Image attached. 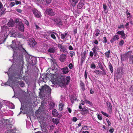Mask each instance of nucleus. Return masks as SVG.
I'll list each match as a JSON object with an SVG mask.
<instances>
[{
    "mask_svg": "<svg viewBox=\"0 0 133 133\" xmlns=\"http://www.w3.org/2000/svg\"><path fill=\"white\" fill-rule=\"evenodd\" d=\"M17 62H18L19 63L21 67H20V71L18 72L16 74H15L12 75V74L10 73V71L11 70V68H10L9 69L7 73L9 76V79L7 82L5 83H3L1 84L2 86L4 85H11V83H10V81L12 79L13 80L14 77L15 78H19L20 75L21 74V70L23 68V56L22 55H20L19 57H18L17 60Z\"/></svg>",
    "mask_w": 133,
    "mask_h": 133,
    "instance_id": "nucleus-1",
    "label": "nucleus"
},
{
    "mask_svg": "<svg viewBox=\"0 0 133 133\" xmlns=\"http://www.w3.org/2000/svg\"><path fill=\"white\" fill-rule=\"evenodd\" d=\"M70 80V76H67L65 78L63 79L62 78L57 77V76L54 74L53 75L52 78V81L54 84H58L62 87L67 84L69 82Z\"/></svg>",
    "mask_w": 133,
    "mask_h": 133,
    "instance_id": "nucleus-2",
    "label": "nucleus"
},
{
    "mask_svg": "<svg viewBox=\"0 0 133 133\" xmlns=\"http://www.w3.org/2000/svg\"><path fill=\"white\" fill-rule=\"evenodd\" d=\"M12 44L10 46V47L12 48L14 50V54L13 55V61H14L15 60V58L16 57V51H17L19 49V47H21V48L22 51L23 52H25L26 50L21 46H19V43L18 42H16L15 40H13L12 41Z\"/></svg>",
    "mask_w": 133,
    "mask_h": 133,
    "instance_id": "nucleus-3",
    "label": "nucleus"
},
{
    "mask_svg": "<svg viewBox=\"0 0 133 133\" xmlns=\"http://www.w3.org/2000/svg\"><path fill=\"white\" fill-rule=\"evenodd\" d=\"M57 9L52 7V8H49L46 9L45 11V13L48 15L53 16L57 12Z\"/></svg>",
    "mask_w": 133,
    "mask_h": 133,
    "instance_id": "nucleus-4",
    "label": "nucleus"
},
{
    "mask_svg": "<svg viewBox=\"0 0 133 133\" xmlns=\"http://www.w3.org/2000/svg\"><path fill=\"white\" fill-rule=\"evenodd\" d=\"M14 95L12 98L16 97L22 98L25 97L26 95V92H14Z\"/></svg>",
    "mask_w": 133,
    "mask_h": 133,
    "instance_id": "nucleus-5",
    "label": "nucleus"
},
{
    "mask_svg": "<svg viewBox=\"0 0 133 133\" xmlns=\"http://www.w3.org/2000/svg\"><path fill=\"white\" fill-rule=\"evenodd\" d=\"M26 61L32 64V65L34 64L35 61L36 60V58L34 57H32L31 56L29 55H27L26 56Z\"/></svg>",
    "mask_w": 133,
    "mask_h": 133,
    "instance_id": "nucleus-6",
    "label": "nucleus"
},
{
    "mask_svg": "<svg viewBox=\"0 0 133 133\" xmlns=\"http://www.w3.org/2000/svg\"><path fill=\"white\" fill-rule=\"evenodd\" d=\"M36 3H38L39 4H42L43 5H45V2L47 4H49L51 3V0H35Z\"/></svg>",
    "mask_w": 133,
    "mask_h": 133,
    "instance_id": "nucleus-7",
    "label": "nucleus"
},
{
    "mask_svg": "<svg viewBox=\"0 0 133 133\" xmlns=\"http://www.w3.org/2000/svg\"><path fill=\"white\" fill-rule=\"evenodd\" d=\"M40 91H51V90L50 87L48 86L45 85L41 87V89H39Z\"/></svg>",
    "mask_w": 133,
    "mask_h": 133,
    "instance_id": "nucleus-8",
    "label": "nucleus"
},
{
    "mask_svg": "<svg viewBox=\"0 0 133 133\" xmlns=\"http://www.w3.org/2000/svg\"><path fill=\"white\" fill-rule=\"evenodd\" d=\"M32 11L36 17L37 18H40L41 16V13L36 9H32Z\"/></svg>",
    "mask_w": 133,
    "mask_h": 133,
    "instance_id": "nucleus-9",
    "label": "nucleus"
},
{
    "mask_svg": "<svg viewBox=\"0 0 133 133\" xmlns=\"http://www.w3.org/2000/svg\"><path fill=\"white\" fill-rule=\"evenodd\" d=\"M29 43L30 46L31 48L35 47L37 44V42L35 41L33 38H32L31 40H30Z\"/></svg>",
    "mask_w": 133,
    "mask_h": 133,
    "instance_id": "nucleus-10",
    "label": "nucleus"
},
{
    "mask_svg": "<svg viewBox=\"0 0 133 133\" xmlns=\"http://www.w3.org/2000/svg\"><path fill=\"white\" fill-rule=\"evenodd\" d=\"M85 3V0H80L77 6L78 9H81L82 8Z\"/></svg>",
    "mask_w": 133,
    "mask_h": 133,
    "instance_id": "nucleus-11",
    "label": "nucleus"
},
{
    "mask_svg": "<svg viewBox=\"0 0 133 133\" xmlns=\"http://www.w3.org/2000/svg\"><path fill=\"white\" fill-rule=\"evenodd\" d=\"M58 46L60 49V51L64 52L66 51V49L65 46L62 45L60 44H59L58 45Z\"/></svg>",
    "mask_w": 133,
    "mask_h": 133,
    "instance_id": "nucleus-12",
    "label": "nucleus"
},
{
    "mask_svg": "<svg viewBox=\"0 0 133 133\" xmlns=\"http://www.w3.org/2000/svg\"><path fill=\"white\" fill-rule=\"evenodd\" d=\"M66 55L64 54L61 55L59 57V60L61 62H64L66 60Z\"/></svg>",
    "mask_w": 133,
    "mask_h": 133,
    "instance_id": "nucleus-13",
    "label": "nucleus"
},
{
    "mask_svg": "<svg viewBox=\"0 0 133 133\" xmlns=\"http://www.w3.org/2000/svg\"><path fill=\"white\" fill-rule=\"evenodd\" d=\"M71 102L72 104L74 103V101H76L77 100L76 96L75 94H73L71 95L70 97Z\"/></svg>",
    "mask_w": 133,
    "mask_h": 133,
    "instance_id": "nucleus-14",
    "label": "nucleus"
},
{
    "mask_svg": "<svg viewBox=\"0 0 133 133\" xmlns=\"http://www.w3.org/2000/svg\"><path fill=\"white\" fill-rule=\"evenodd\" d=\"M18 28L19 30L21 31H23L24 30V25L22 22H20L18 25Z\"/></svg>",
    "mask_w": 133,
    "mask_h": 133,
    "instance_id": "nucleus-15",
    "label": "nucleus"
},
{
    "mask_svg": "<svg viewBox=\"0 0 133 133\" xmlns=\"http://www.w3.org/2000/svg\"><path fill=\"white\" fill-rule=\"evenodd\" d=\"M117 34L121 35L122 36V38L123 39H125L126 37L125 34L124 33V31H118L116 33V34Z\"/></svg>",
    "mask_w": 133,
    "mask_h": 133,
    "instance_id": "nucleus-16",
    "label": "nucleus"
},
{
    "mask_svg": "<svg viewBox=\"0 0 133 133\" xmlns=\"http://www.w3.org/2000/svg\"><path fill=\"white\" fill-rule=\"evenodd\" d=\"M119 39V36L118 35L116 34L112 37L110 40V41L111 43L113 42L114 41L118 40Z\"/></svg>",
    "mask_w": 133,
    "mask_h": 133,
    "instance_id": "nucleus-17",
    "label": "nucleus"
},
{
    "mask_svg": "<svg viewBox=\"0 0 133 133\" xmlns=\"http://www.w3.org/2000/svg\"><path fill=\"white\" fill-rule=\"evenodd\" d=\"M79 0H70V3L72 6H75Z\"/></svg>",
    "mask_w": 133,
    "mask_h": 133,
    "instance_id": "nucleus-18",
    "label": "nucleus"
},
{
    "mask_svg": "<svg viewBox=\"0 0 133 133\" xmlns=\"http://www.w3.org/2000/svg\"><path fill=\"white\" fill-rule=\"evenodd\" d=\"M81 114L83 115H84L86 114H87L89 112L88 109H87L85 108H83L82 110H81Z\"/></svg>",
    "mask_w": 133,
    "mask_h": 133,
    "instance_id": "nucleus-19",
    "label": "nucleus"
},
{
    "mask_svg": "<svg viewBox=\"0 0 133 133\" xmlns=\"http://www.w3.org/2000/svg\"><path fill=\"white\" fill-rule=\"evenodd\" d=\"M48 51L49 52L54 53L56 52V49L55 47H50L48 50Z\"/></svg>",
    "mask_w": 133,
    "mask_h": 133,
    "instance_id": "nucleus-20",
    "label": "nucleus"
},
{
    "mask_svg": "<svg viewBox=\"0 0 133 133\" xmlns=\"http://www.w3.org/2000/svg\"><path fill=\"white\" fill-rule=\"evenodd\" d=\"M50 33L51 34V37L54 39H56V37L55 36V35H57V34L54 32H53L52 31H50Z\"/></svg>",
    "mask_w": 133,
    "mask_h": 133,
    "instance_id": "nucleus-21",
    "label": "nucleus"
},
{
    "mask_svg": "<svg viewBox=\"0 0 133 133\" xmlns=\"http://www.w3.org/2000/svg\"><path fill=\"white\" fill-rule=\"evenodd\" d=\"M14 22L12 19L10 20L8 23V25L9 27H12L14 25Z\"/></svg>",
    "mask_w": 133,
    "mask_h": 133,
    "instance_id": "nucleus-22",
    "label": "nucleus"
},
{
    "mask_svg": "<svg viewBox=\"0 0 133 133\" xmlns=\"http://www.w3.org/2000/svg\"><path fill=\"white\" fill-rule=\"evenodd\" d=\"M107 106L108 109V110L110 111L112 110V105L109 102H107Z\"/></svg>",
    "mask_w": 133,
    "mask_h": 133,
    "instance_id": "nucleus-23",
    "label": "nucleus"
},
{
    "mask_svg": "<svg viewBox=\"0 0 133 133\" xmlns=\"http://www.w3.org/2000/svg\"><path fill=\"white\" fill-rule=\"evenodd\" d=\"M54 21L57 24H60L62 22L61 20L59 18L55 19Z\"/></svg>",
    "mask_w": 133,
    "mask_h": 133,
    "instance_id": "nucleus-24",
    "label": "nucleus"
},
{
    "mask_svg": "<svg viewBox=\"0 0 133 133\" xmlns=\"http://www.w3.org/2000/svg\"><path fill=\"white\" fill-rule=\"evenodd\" d=\"M62 70L63 73L64 74H66L69 72L68 68L67 67L63 68Z\"/></svg>",
    "mask_w": 133,
    "mask_h": 133,
    "instance_id": "nucleus-25",
    "label": "nucleus"
},
{
    "mask_svg": "<svg viewBox=\"0 0 133 133\" xmlns=\"http://www.w3.org/2000/svg\"><path fill=\"white\" fill-rule=\"evenodd\" d=\"M52 114L54 116H58L59 115V114L57 112L56 110L54 109L52 110Z\"/></svg>",
    "mask_w": 133,
    "mask_h": 133,
    "instance_id": "nucleus-26",
    "label": "nucleus"
},
{
    "mask_svg": "<svg viewBox=\"0 0 133 133\" xmlns=\"http://www.w3.org/2000/svg\"><path fill=\"white\" fill-rule=\"evenodd\" d=\"M49 106L50 109H52L55 107V104L53 102H51L49 104Z\"/></svg>",
    "mask_w": 133,
    "mask_h": 133,
    "instance_id": "nucleus-27",
    "label": "nucleus"
},
{
    "mask_svg": "<svg viewBox=\"0 0 133 133\" xmlns=\"http://www.w3.org/2000/svg\"><path fill=\"white\" fill-rule=\"evenodd\" d=\"M16 35V37H19L22 38H25V37L22 34H21L19 33H16V34H15Z\"/></svg>",
    "mask_w": 133,
    "mask_h": 133,
    "instance_id": "nucleus-28",
    "label": "nucleus"
},
{
    "mask_svg": "<svg viewBox=\"0 0 133 133\" xmlns=\"http://www.w3.org/2000/svg\"><path fill=\"white\" fill-rule=\"evenodd\" d=\"M99 50V48L97 46H95L94 48L92 49V50L96 54L97 52L96 51H97Z\"/></svg>",
    "mask_w": 133,
    "mask_h": 133,
    "instance_id": "nucleus-29",
    "label": "nucleus"
},
{
    "mask_svg": "<svg viewBox=\"0 0 133 133\" xmlns=\"http://www.w3.org/2000/svg\"><path fill=\"white\" fill-rule=\"evenodd\" d=\"M59 121L58 119H53L52 120V122L54 123L56 125H57L59 123Z\"/></svg>",
    "mask_w": 133,
    "mask_h": 133,
    "instance_id": "nucleus-30",
    "label": "nucleus"
},
{
    "mask_svg": "<svg viewBox=\"0 0 133 133\" xmlns=\"http://www.w3.org/2000/svg\"><path fill=\"white\" fill-rule=\"evenodd\" d=\"M16 31L14 29H13L12 30V31L11 32V33L12 36L14 37H16V36L15 34H16Z\"/></svg>",
    "mask_w": 133,
    "mask_h": 133,
    "instance_id": "nucleus-31",
    "label": "nucleus"
},
{
    "mask_svg": "<svg viewBox=\"0 0 133 133\" xmlns=\"http://www.w3.org/2000/svg\"><path fill=\"white\" fill-rule=\"evenodd\" d=\"M105 55L107 58H109L110 57V51H108L105 52Z\"/></svg>",
    "mask_w": 133,
    "mask_h": 133,
    "instance_id": "nucleus-32",
    "label": "nucleus"
},
{
    "mask_svg": "<svg viewBox=\"0 0 133 133\" xmlns=\"http://www.w3.org/2000/svg\"><path fill=\"white\" fill-rule=\"evenodd\" d=\"M109 69L111 73L113 72V67L111 64L109 62Z\"/></svg>",
    "mask_w": 133,
    "mask_h": 133,
    "instance_id": "nucleus-33",
    "label": "nucleus"
},
{
    "mask_svg": "<svg viewBox=\"0 0 133 133\" xmlns=\"http://www.w3.org/2000/svg\"><path fill=\"white\" fill-rule=\"evenodd\" d=\"M99 33V31L98 29H96L95 30V35L96 36H98V35Z\"/></svg>",
    "mask_w": 133,
    "mask_h": 133,
    "instance_id": "nucleus-34",
    "label": "nucleus"
},
{
    "mask_svg": "<svg viewBox=\"0 0 133 133\" xmlns=\"http://www.w3.org/2000/svg\"><path fill=\"white\" fill-rule=\"evenodd\" d=\"M84 101L87 104H88L91 106L92 105V103L90 101L87 100V99L84 100Z\"/></svg>",
    "mask_w": 133,
    "mask_h": 133,
    "instance_id": "nucleus-35",
    "label": "nucleus"
},
{
    "mask_svg": "<svg viewBox=\"0 0 133 133\" xmlns=\"http://www.w3.org/2000/svg\"><path fill=\"white\" fill-rule=\"evenodd\" d=\"M59 110L60 111H61L63 109V106L62 104H60L59 106Z\"/></svg>",
    "mask_w": 133,
    "mask_h": 133,
    "instance_id": "nucleus-36",
    "label": "nucleus"
},
{
    "mask_svg": "<svg viewBox=\"0 0 133 133\" xmlns=\"http://www.w3.org/2000/svg\"><path fill=\"white\" fill-rule=\"evenodd\" d=\"M124 43V41L122 39L119 42V45L120 46H122Z\"/></svg>",
    "mask_w": 133,
    "mask_h": 133,
    "instance_id": "nucleus-37",
    "label": "nucleus"
},
{
    "mask_svg": "<svg viewBox=\"0 0 133 133\" xmlns=\"http://www.w3.org/2000/svg\"><path fill=\"white\" fill-rule=\"evenodd\" d=\"M50 131L51 132L55 128V126L54 125H52L50 126Z\"/></svg>",
    "mask_w": 133,
    "mask_h": 133,
    "instance_id": "nucleus-38",
    "label": "nucleus"
},
{
    "mask_svg": "<svg viewBox=\"0 0 133 133\" xmlns=\"http://www.w3.org/2000/svg\"><path fill=\"white\" fill-rule=\"evenodd\" d=\"M96 67V65L94 63H92L91 65L90 68H91L94 69Z\"/></svg>",
    "mask_w": 133,
    "mask_h": 133,
    "instance_id": "nucleus-39",
    "label": "nucleus"
},
{
    "mask_svg": "<svg viewBox=\"0 0 133 133\" xmlns=\"http://www.w3.org/2000/svg\"><path fill=\"white\" fill-rule=\"evenodd\" d=\"M42 131L44 133H48V130L46 128L43 129Z\"/></svg>",
    "mask_w": 133,
    "mask_h": 133,
    "instance_id": "nucleus-40",
    "label": "nucleus"
},
{
    "mask_svg": "<svg viewBox=\"0 0 133 133\" xmlns=\"http://www.w3.org/2000/svg\"><path fill=\"white\" fill-rule=\"evenodd\" d=\"M18 84L21 87H23L24 85V84L23 82H19Z\"/></svg>",
    "mask_w": 133,
    "mask_h": 133,
    "instance_id": "nucleus-41",
    "label": "nucleus"
},
{
    "mask_svg": "<svg viewBox=\"0 0 133 133\" xmlns=\"http://www.w3.org/2000/svg\"><path fill=\"white\" fill-rule=\"evenodd\" d=\"M101 112L102 113V114L105 116L108 117H110V116L106 113H105L103 111H101Z\"/></svg>",
    "mask_w": 133,
    "mask_h": 133,
    "instance_id": "nucleus-42",
    "label": "nucleus"
},
{
    "mask_svg": "<svg viewBox=\"0 0 133 133\" xmlns=\"http://www.w3.org/2000/svg\"><path fill=\"white\" fill-rule=\"evenodd\" d=\"M84 54V56L82 57L81 58V60H85V58H86V54L85 52H83V53Z\"/></svg>",
    "mask_w": 133,
    "mask_h": 133,
    "instance_id": "nucleus-43",
    "label": "nucleus"
},
{
    "mask_svg": "<svg viewBox=\"0 0 133 133\" xmlns=\"http://www.w3.org/2000/svg\"><path fill=\"white\" fill-rule=\"evenodd\" d=\"M67 33H65L64 35L63 34H61V36L62 39H64L65 38V37L66 36V35H67Z\"/></svg>",
    "mask_w": 133,
    "mask_h": 133,
    "instance_id": "nucleus-44",
    "label": "nucleus"
},
{
    "mask_svg": "<svg viewBox=\"0 0 133 133\" xmlns=\"http://www.w3.org/2000/svg\"><path fill=\"white\" fill-rule=\"evenodd\" d=\"M15 3L14 2H12L10 4V6L11 7H12V6H14L15 5Z\"/></svg>",
    "mask_w": 133,
    "mask_h": 133,
    "instance_id": "nucleus-45",
    "label": "nucleus"
},
{
    "mask_svg": "<svg viewBox=\"0 0 133 133\" xmlns=\"http://www.w3.org/2000/svg\"><path fill=\"white\" fill-rule=\"evenodd\" d=\"M70 55L71 57H72L73 56H74L75 53L72 51H70Z\"/></svg>",
    "mask_w": 133,
    "mask_h": 133,
    "instance_id": "nucleus-46",
    "label": "nucleus"
},
{
    "mask_svg": "<svg viewBox=\"0 0 133 133\" xmlns=\"http://www.w3.org/2000/svg\"><path fill=\"white\" fill-rule=\"evenodd\" d=\"M129 60L131 61L132 63L133 64V56H131L129 58Z\"/></svg>",
    "mask_w": 133,
    "mask_h": 133,
    "instance_id": "nucleus-47",
    "label": "nucleus"
},
{
    "mask_svg": "<svg viewBox=\"0 0 133 133\" xmlns=\"http://www.w3.org/2000/svg\"><path fill=\"white\" fill-rule=\"evenodd\" d=\"M97 117L100 120H101L102 119V116L99 115V114H97Z\"/></svg>",
    "mask_w": 133,
    "mask_h": 133,
    "instance_id": "nucleus-48",
    "label": "nucleus"
},
{
    "mask_svg": "<svg viewBox=\"0 0 133 133\" xmlns=\"http://www.w3.org/2000/svg\"><path fill=\"white\" fill-rule=\"evenodd\" d=\"M77 120V119L76 117H74L72 119V121L74 122H76Z\"/></svg>",
    "mask_w": 133,
    "mask_h": 133,
    "instance_id": "nucleus-49",
    "label": "nucleus"
},
{
    "mask_svg": "<svg viewBox=\"0 0 133 133\" xmlns=\"http://www.w3.org/2000/svg\"><path fill=\"white\" fill-rule=\"evenodd\" d=\"M15 2L16 5H18V4H21V2L20 1H18L15 0Z\"/></svg>",
    "mask_w": 133,
    "mask_h": 133,
    "instance_id": "nucleus-50",
    "label": "nucleus"
},
{
    "mask_svg": "<svg viewBox=\"0 0 133 133\" xmlns=\"http://www.w3.org/2000/svg\"><path fill=\"white\" fill-rule=\"evenodd\" d=\"M103 42L105 43H106L107 42V38L106 37H103Z\"/></svg>",
    "mask_w": 133,
    "mask_h": 133,
    "instance_id": "nucleus-51",
    "label": "nucleus"
},
{
    "mask_svg": "<svg viewBox=\"0 0 133 133\" xmlns=\"http://www.w3.org/2000/svg\"><path fill=\"white\" fill-rule=\"evenodd\" d=\"M125 26H126V28L127 29H128L129 28V22L127 23H126V24Z\"/></svg>",
    "mask_w": 133,
    "mask_h": 133,
    "instance_id": "nucleus-52",
    "label": "nucleus"
},
{
    "mask_svg": "<svg viewBox=\"0 0 133 133\" xmlns=\"http://www.w3.org/2000/svg\"><path fill=\"white\" fill-rule=\"evenodd\" d=\"M95 72L97 74H99L101 72V71L99 70H96L95 71Z\"/></svg>",
    "mask_w": 133,
    "mask_h": 133,
    "instance_id": "nucleus-53",
    "label": "nucleus"
},
{
    "mask_svg": "<svg viewBox=\"0 0 133 133\" xmlns=\"http://www.w3.org/2000/svg\"><path fill=\"white\" fill-rule=\"evenodd\" d=\"M127 19H128L130 20L132 18V16L131 15H130L128 16L127 17Z\"/></svg>",
    "mask_w": 133,
    "mask_h": 133,
    "instance_id": "nucleus-54",
    "label": "nucleus"
},
{
    "mask_svg": "<svg viewBox=\"0 0 133 133\" xmlns=\"http://www.w3.org/2000/svg\"><path fill=\"white\" fill-rule=\"evenodd\" d=\"M103 8L104 9V10L105 11L107 9V7L105 4H103Z\"/></svg>",
    "mask_w": 133,
    "mask_h": 133,
    "instance_id": "nucleus-55",
    "label": "nucleus"
},
{
    "mask_svg": "<svg viewBox=\"0 0 133 133\" xmlns=\"http://www.w3.org/2000/svg\"><path fill=\"white\" fill-rule=\"evenodd\" d=\"M3 29H5V30H7L8 29V27L7 26L5 25L3 26Z\"/></svg>",
    "mask_w": 133,
    "mask_h": 133,
    "instance_id": "nucleus-56",
    "label": "nucleus"
},
{
    "mask_svg": "<svg viewBox=\"0 0 133 133\" xmlns=\"http://www.w3.org/2000/svg\"><path fill=\"white\" fill-rule=\"evenodd\" d=\"M81 103H80V104H81V105H84V103L85 102L84 100L83 101V100H82L81 101Z\"/></svg>",
    "mask_w": 133,
    "mask_h": 133,
    "instance_id": "nucleus-57",
    "label": "nucleus"
},
{
    "mask_svg": "<svg viewBox=\"0 0 133 133\" xmlns=\"http://www.w3.org/2000/svg\"><path fill=\"white\" fill-rule=\"evenodd\" d=\"M68 66L70 69H72L73 66L72 64L71 63Z\"/></svg>",
    "mask_w": 133,
    "mask_h": 133,
    "instance_id": "nucleus-58",
    "label": "nucleus"
},
{
    "mask_svg": "<svg viewBox=\"0 0 133 133\" xmlns=\"http://www.w3.org/2000/svg\"><path fill=\"white\" fill-rule=\"evenodd\" d=\"M81 88L82 89V90L83 91H84L85 90V88L84 87V85H82V86H81Z\"/></svg>",
    "mask_w": 133,
    "mask_h": 133,
    "instance_id": "nucleus-59",
    "label": "nucleus"
},
{
    "mask_svg": "<svg viewBox=\"0 0 133 133\" xmlns=\"http://www.w3.org/2000/svg\"><path fill=\"white\" fill-rule=\"evenodd\" d=\"M106 120L107 123L108 124V126H109L111 124V123L110 122L109 120H107V119H106Z\"/></svg>",
    "mask_w": 133,
    "mask_h": 133,
    "instance_id": "nucleus-60",
    "label": "nucleus"
},
{
    "mask_svg": "<svg viewBox=\"0 0 133 133\" xmlns=\"http://www.w3.org/2000/svg\"><path fill=\"white\" fill-rule=\"evenodd\" d=\"M93 53L92 51H90V56L91 57H92L93 56Z\"/></svg>",
    "mask_w": 133,
    "mask_h": 133,
    "instance_id": "nucleus-61",
    "label": "nucleus"
},
{
    "mask_svg": "<svg viewBox=\"0 0 133 133\" xmlns=\"http://www.w3.org/2000/svg\"><path fill=\"white\" fill-rule=\"evenodd\" d=\"M114 131V129L113 128H112L111 129H110L109 130V132L112 133Z\"/></svg>",
    "mask_w": 133,
    "mask_h": 133,
    "instance_id": "nucleus-62",
    "label": "nucleus"
},
{
    "mask_svg": "<svg viewBox=\"0 0 133 133\" xmlns=\"http://www.w3.org/2000/svg\"><path fill=\"white\" fill-rule=\"evenodd\" d=\"M16 11L17 12H19V13H20L22 12V10L21 9H17L16 10Z\"/></svg>",
    "mask_w": 133,
    "mask_h": 133,
    "instance_id": "nucleus-63",
    "label": "nucleus"
},
{
    "mask_svg": "<svg viewBox=\"0 0 133 133\" xmlns=\"http://www.w3.org/2000/svg\"><path fill=\"white\" fill-rule=\"evenodd\" d=\"M25 24L28 26L29 25V22H28V21L26 20H25Z\"/></svg>",
    "mask_w": 133,
    "mask_h": 133,
    "instance_id": "nucleus-64",
    "label": "nucleus"
}]
</instances>
